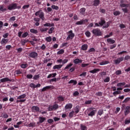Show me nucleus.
Wrapping results in <instances>:
<instances>
[{
    "label": "nucleus",
    "instance_id": "obj_51",
    "mask_svg": "<svg viewBox=\"0 0 130 130\" xmlns=\"http://www.w3.org/2000/svg\"><path fill=\"white\" fill-rule=\"evenodd\" d=\"M52 9H53V10H56V11H57L58 10V9H59V8L58 6H55V5H52L51 6Z\"/></svg>",
    "mask_w": 130,
    "mask_h": 130
},
{
    "label": "nucleus",
    "instance_id": "obj_43",
    "mask_svg": "<svg viewBox=\"0 0 130 130\" xmlns=\"http://www.w3.org/2000/svg\"><path fill=\"white\" fill-rule=\"evenodd\" d=\"M40 78V75L39 74L36 75L33 77L34 80H37Z\"/></svg>",
    "mask_w": 130,
    "mask_h": 130
},
{
    "label": "nucleus",
    "instance_id": "obj_4",
    "mask_svg": "<svg viewBox=\"0 0 130 130\" xmlns=\"http://www.w3.org/2000/svg\"><path fill=\"white\" fill-rule=\"evenodd\" d=\"M75 37V34L73 32V30H70L68 32V37L66 39V40H70V39H73Z\"/></svg>",
    "mask_w": 130,
    "mask_h": 130
},
{
    "label": "nucleus",
    "instance_id": "obj_23",
    "mask_svg": "<svg viewBox=\"0 0 130 130\" xmlns=\"http://www.w3.org/2000/svg\"><path fill=\"white\" fill-rule=\"evenodd\" d=\"M57 99L58 101H59V102H62L64 101V98H63L61 95L58 96L57 98Z\"/></svg>",
    "mask_w": 130,
    "mask_h": 130
},
{
    "label": "nucleus",
    "instance_id": "obj_36",
    "mask_svg": "<svg viewBox=\"0 0 130 130\" xmlns=\"http://www.w3.org/2000/svg\"><path fill=\"white\" fill-rule=\"evenodd\" d=\"M119 94H121V91L119 90L115 91L114 92H113V95H114V96H116V95H118Z\"/></svg>",
    "mask_w": 130,
    "mask_h": 130
},
{
    "label": "nucleus",
    "instance_id": "obj_48",
    "mask_svg": "<svg viewBox=\"0 0 130 130\" xmlns=\"http://www.w3.org/2000/svg\"><path fill=\"white\" fill-rule=\"evenodd\" d=\"M130 100V98H126L122 102V103H127Z\"/></svg>",
    "mask_w": 130,
    "mask_h": 130
},
{
    "label": "nucleus",
    "instance_id": "obj_19",
    "mask_svg": "<svg viewBox=\"0 0 130 130\" xmlns=\"http://www.w3.org/2000/svg\"><path fill=\"white\" fill-rule=\"evenodd\" d=\"M62 64L55 65L53 66V70H60L62 68Z\"/></svg>",
    "mask_w": 130,
    "mask_h": 130
},
{
    "label": "nucleus",
    "instance_id": "obj_40",
    "mask_svg": "<svg viewBox=\"0 0 130 130\" xmlns=\"http://www.w3.org/2000/svg\"><path fill=\"white\" fill-rule=\"evenodd\" d=\"M99 4H100V1H94L93 2V5L94 6V7H97V6L99 5Z\"/></svg>",
    "mask_w": 130,
    "mask_h": 130
},
{
    "label": "nucleus",
    "instance_id": "obj_8",
    "mask_svg": "<svg viewBox=\"0 0 130 130\" xmlns=\"http://www.w3.org/2000/svg\"><path fill=\"white\" fill-rule=\"evenodd\" d=\"M123 59H124V57H120L115 60L114 61L115 64H119L121 61H123Z\"/></svg>",
    "mask_w": 130,
    "mask_h": 130
},
{
    "label": "nucleus",
    "instance_id": "obj_33",
    "mask_svg": "<svg viewBox=\"0 0 130 130\" xmlns=\"http://www.w3.org/2000/svg\"><path fill=\"white\" fill-rule=\"evenodd\" d=\"M85 13H86V9L85 8H81L80 14H81V15H85Z\"/></svg>",
    "mask_w": 130,
    "mask_h": 130
},
{
    "label": "nucleus",
    "instance_id": "obj_7",
    "mask_svg": "<svg viewBox=\"0 0 130 130\" xmlns=\"http://www.w3.org/2000/svg\"><path fill=\"white\" fill-rule=\"evenodd\" d=\"M49 89H54V86L52 85L45 86L41 89V92H45V91H47V90H49Z\"/></svg>",
    "mask_w": 130,
    "mask_h": 130
},
{
    "label": "nucleus",
    "instance_id": "obj_52",
    "mask_svg": "<svg viewBox=\"0 0 130 130\" xmlns=\"http://www.w3.org/2000/svg\"><path fill=\"white\" fill-rule=\"evenodd\" d=\"M15 73L16 75H21V74H22V71L20 70H17L15 71Z\"/></svg>",
    "mask_w": 130,
    "mask_h": 130
},
{
    "label": "nucleus",
    "instance_id": "obj_47",
    "mask_svg": "<svg viewBox=\"0 0 130 130\" xmlns=\"http://www.w3.org/2000/svg\"><path fill=\"white\" fill-rule=\"evenodd\" d=\"M53 31H54V27H51L49 30V32H48L49 34H52Z\"/></svg>",
    "mask_w": 130,
    "mask_h": 130
},
{
    "label": "nucleus",
    "instance_id": "obj_44",
    "mask_svg": "<svg viewBox=\"0 0 130 130\" xmlns=\"http://www.w3.org/2000/svg\"><path fill=\"white\" fill-rule=\"evenodd\" d=\"M64 53V50L61 49L57 52V54H63Z\"/></svg>",
    "mask_w": 130,
    "mask_h": 130
},
{
    "label": "nucleus",
    "instance_id": "obj_55",
    "mask_svg": "<svg viewBox=\"0 0 130 130\" xmlns=\"http://www.w3.org/2000/svg\"><path fill=\"white\" fill-rule=\"evenodd\" d=\"M29 7H30L29 5H25L22 7V9L23 10H26V9H29Z\"/></svg>",
    "mask_w": 130,
    "mask_h": 130
},
{
    "label": "nucleus",
    "instance_id": "obj_13",
    "mask_svg": "<svg viewBox=\"0 0 130 130\" xmlns=\"http://www.w3.org/2000/svg\"><path fill=\"white\" fill-rule=\"evenodd\" d=\"M8 42H9V39L3 38L1 41V44L2 45H6Z\"/></svg>",
    "mask_w": 130,
    "mask_h": 130
},
{
    "label": "nucleus",
    "instance_id": "obj_56",
    "mask_svg": "<svg viewBox=\"0 0 130 130\" xmlns=\"http://www.w3.org/2000/svg\"><path fill=\"white\" fill-rule=\"evenodd\" d=\"M75 113V111H72L71 112L69 113V117L72 118V117H73L74 116V114Z\"/></svg>",
    "mask_w": 130,
    "mask_h": 130
},
{
    "label": "nucleus",
    "instance_id": "obj_27",
    "mask_svg": "<svg viewBox=\"0 0 130 130\" xmlns=\"http://www.w3.org/2000/svg\"><path fill=\"white\" fill-rule=\"evenodd\" d=\"M56 109H58V105L55 104L53 105L51 110H56Z\"/></svg>",
    "mask_w": 130,
    "mask_h": 130
},
{
    "label": "nucleus",
    "instance_id": "obj_22",
    "mask_svg": "<svg viewBox=\"0 0 130 130\" xmlns=\"http://www.w3.org/2000/svg\"><path fill=\"white\" fill-rule=\"evenodd\" d=\"M107 41L108 43H110V44H114V43H115V41L110 38L107 39Z\"/></svg>",
    "mask_w": 130,
    "mask_h": 130
},
{
    "label": "nucleus",
    "instance_id": "obj_45",
    "mask_svg": "<svg viewBox=\"0 0 130 130\" xmlns=\"http://www.w3.org/2000/svg\"><path fill=\"white\" fill-rule=\"evenodd\" d=\"M28 35H29V34L28 33V32L26 31L22 34V38H26V37H27Z\"/></svg>",
    "mask_w": 130,
    "mask_h": 130
},
{
    "label": "nucleus",
    "instance_id": "obj_2",
    "mask_svg": "<svg viewBox=\"0 0 130 130\" xmlns=\"http://www.w3.org/2000/svg\"><path fill=\"white\" fill-rule=\"evenodd\" d=\"M91 32L92 33L93 35L96 37H99V36H102V35H103V32H102V31H101V29L98 28H93Z\"/></svg>",
    "mask_w": 130,
    "mask_h": 130
},
{
    "label": "nucleus",
    "instance_id": "obj_9",
    "mask_svg": "<svg viewBox=\"0 0 130 130\" xmlns=\"http://www.w3.org/2000/svg\"><path fill=\"white\" fill-rule=\"evenodd\" d=\"M40 110V108L37 106H33L31 107V112H38Z\"/></svg>",
    "mask_w": 130,
    "mask_h": 130
},
{
    "label": "nucleus",
    "instance_id": "obj_3",
    "mask_svg": "<svg viewBox=\"0 0 130 130\" xmlns=\"http://www.w3.org/2000/svg\"><path fill=\"white\" fill-rule=\"evenodd\" d=\"M88 111L89 113L88 114V116H94L95 115V114L97 112V110H96V108H90L88 109Z\"/></svg>",
    "mask_w": 130,
    "mask_h": 130
},
{
    "label": "nucleus",
    "instance_id": "obj_63",
    "mask_svg": "<svg viewBox=\"0 0 130 130\" xmlns=\"http://www.w3.org/2000/svg\"><path fill=\"white\" fill-rule=\"evenodd\" d=\"M3 37L6 39V38H8L9 37V33H6L3 35Z\"/></svg>",
    "mask_w": 130,
    "mask_h": 130
},
{
    "label": "nucleus",
    "instance_id": "obj_28",
    "mask_svg": "<svg viewBox=\"0 0 130 130\" xmlns=\"http://www.w3.org/2000/svg\"><path fill=\"white\" fill-rule=\"evenodd\" d=\"M80 129L81 130H87L88 128L87 126L83 124H81L80 125Z\"/></svg>",
    "mask_w": 130,
    "mask_h": 130
},
{
    "label": "nucleus",
    "instance_id": "obj_61",
    "mask_svg": "<svg viewBox=\"0 0 130 130\" xmlns=\"http://www.w3.org/2000/svg\"><path fill=\"white\" fill-rule=\"evenodd\" d=\"M27 79H32L33 78V75L32 74H28L26 75Z\"/></svg>",
    "mask_w": 130,
    "mask_h": 130
},
{
    "label": "nucleus",
    "instance_id": "obj_60",
    "mask_svg": "<svg viewBox=\"0 0 130 130\" xmlns=\"http://www.w3.org/2000/svg\"><path fill=\"white\" fill-rule=\"evenodd\" d=\"M86 76H87V72H83L80 74L79 77H85Z\"/></svg>",
    "mask_w": 130,
    "mask_h": 130
},
{
    "label": "nucleus",
    "instance_id": "obj_20",
    "mask_svg": "<svg viewBox=\"0 0 130 130\" xmlns=\"http://www.w3.org/2000/svg\"><path fill=\"white\" fill-rule=\"evenodd\" d=\"M98 72H100V69H94L93 70L89 71L90 74H96V73H98Z\"/></svg>",
    "mask_w": 130,
    "mask_h": 130
},
{
    "label": "nucleus",
    "instance_id": "obj_39",
    "mask_svg": "<svg viewBox=\"0 0 130 130\" xmlns=\"http://www.w3.org/2000/svg\"><path fill=\"white\" fill-rule=\"evenodd\" d=\"M20 67L21 69H26V68L28 67V64L27 63H23L20 65Z\"/></svg>",
    "mask_w": 130,
    "mask_h": 130
},
{
    "label": "nucleus",
    "instance_id": "obj_32",
    "mask_svg": "<svg viewBox=\"0 0 130 130\" xmlns=\"http://www.w3.org/2000/svg\"><path fill=\"white\" fill-rule=\"evenodd\" d=\"M30 32L33 34H37V33H38V30L34 28H31L30 29Z\"/></svg>",
    "mask_w": 130,
    "mask_h": 130
},
{
    "label": "nucleus",
    "instance_id": "obj_49",
    "mask_svg": "<svg viewBox=\"0 0 130 130\" xmlns=\"http://www.w3.org/2000/svg\"><path fill=\"white\" fill-rule=\"evenodd\" d=\"M7 8H5L3 6L0 7V11L1 12H5V11H7Z\"/></svg>",
    "mask_w": 130,
    "mask_h": 130
},
{
    "label": "nucleus",
    "instance_id": "obj_64",
    "mask_svg": "<svg viewBox=\"0 0 130 130\" xmlns=\"http://www.w3.org/2000/svg\"><path fill=\"white\" fill-rule=\"evenodd\" d=\"M130 59L129 55H126L124 58V60H128V59Z\"/></svg>",
    "mask_w": 130,
    "mask_h": 130
},
{
    "label": "nucleus",
    "instance_id": "obj_41",
    "mask_svg": "<svg viewBox=\"0 0 130 130\" xmlns=\"http://www.w3.org/2000/svg\"><path fill=\"white\" fill-rule=\"evenodd\" d=\"M110 23H111L110 21L107 22L105 26H103V28L104 29V28H108L109 26H110Z\"/></svg>",
    "mask_w": 130,
    "mask_h": 130
},
{
    "label": "nucleus",
    "instance_id": "obj_38",
    "mask_svg": "<svg viewBox=\"0 0 130 130\" xmlns=\"http://www.w3.org/2000/svg\"><path fill=\"white\" fill-rule=\"evenodd\" d=\"M27 42H29V40H24L23 41H21V44L23 46H25Z\"/></svg>",
    "mask_w": 130,
    "mask_h": 130
},
{
    "label": "nucleus",
    "instance_id": "obj_31",
    "mask_svg": "<svg viewBox=\"0 0 130 130\" xmlns=\"http://www.w3.org/2000/svg\"><path fill=\"white\" fill-rule=\"evenodd\" d=\"M122 86H125V82H119L117 84V87H122Z\"/></svg>",
    "mask_w": 130,
    "mask_h": 130
},
{
    "label": "nucleus",
    "instance_id": "obj_6",
    "mask_svg": "<svg viewBox=\"0 0 130 130\" xmlns=\"http://www.w3.org/2000/svg\"><path fill=\"white\" fill-rule=\"evenodd\" d=\"M28 56L31 57V58H37L38 56V53L36 52L32 51L28 54Z\"/></svg>",
    "mask_w": 130,
    "mask_h": 130
},
{
    "label": "nucleus",
    "instance_id": "obj_59",
    "mask_svg": "<svg viewBox=\"0 0 130 130\" xmlns=\"http://www.w3.org/2000/svg\"><path fill=\"white\" fill-rule=\"evenodd\" d=\"M47 30H48V28L45 27L44 28H41L40 29V31H41V32H46V31H47Z\"/></svg>",
    "mask_w": 130,
    "mask_h": 130
},
{
    "label": "nucleus",
    "instance_id": "obj_58",
    "mask_svg": "<svg viewBox=\"0 0 130 130\" xmlns=\"http://www.w3.org/2000/svg\"><path fill=\"white\" fill-rule=\"evenodd\" d=\"M15 20H16V17H15V16H13L11 17L9 19L10 22H13V21H15Z\"/></svg>",
    "mask_w": 130,
    "mask_h": 130
},
{
    "label": "nucleus",
    "instance_id": "obj_15",
    "mask_svg": "<svg viewBox=\"0 0 130 130\" xmlns=\"http://www.w3.org/2000/svg\"><path fill=\"white\" fill-rule=\"evenodd\" d=\"M73 62L75 64H78V63H82L83 62V60L80 59L79 58H76L73 60Z\"/></svg>",
    "mask_w": 130,
    "mask_h": 130
},
{
    "label": "nucleus",
    "instance_id": "obj_35",
    "mask_svg": "<svg viewBox=\"0 0 130 130\" xmlns=\"http://www.w3.org/2000/svg\"><path fill=\"white\" fill-rule=\"evenodd\" d=\"M108 63H109V61H103L100 62V66H104L105 64H108Z\"/></svg>",
    "mask_w": 130,
    "mask_h": 130
},
{
    "label": "nucleus",
    "instance_id": "obj_50",
    "mask_svg": "<svg viewBox=\"0 0 130 130\" xmlns=\"http://www.w3.org/2000/svg\"><path fill=\"white\" fill-rule=\"evenodd\" d=\"M98 113L99 115L101 116L102 115V114H103V113H104L103 110H102V109L99 110L98 111Z\"/></svg>",
    "mask_w": 130,
    "mask_h": 130
},
{
    "label": "nucleus",
    "instance_id": "obj_57",
    "mask_svg": "<svg viewBox=\"0 0 130 130\" xmlns=\"http://www.w3.org/2000/svg\"><path fill=\"white\" fill-rule=\"evenodd\" d=\"M75 70H76V68L75 67H72L70 68L69 72V73H73V72H75Z\"/></svg>",
    "mask_w": 130,
    "mask_h": 130
},
{
    "label": "nucleus",
    "instance_id": "obj_21",
    "mask_svg": "<svg viewBox=\"0 0 130 130\" xmlns=\"http://www.w3.org/2000/svg\"><path fill=\"white\" fill-rule=\"evenodd\" d=\"M44 27H54V23H46L44 24Z\"/></svg>",
    "mask_w": 130,
    "mask_h": 130
},
{
    "label": "nucleus",
    "instance_id": "obj_46",
    "mask_svg": "<svg viewBox=\"0 0 130 130\" xmlns=\"http://www.w3.org/2000/svg\"><path fill=\"white\" fill-rule=\"evenodd\" d=\"M45 40L47 42H51L52 39L51 38V37H48L45 39Z\"/></svg>",
    "mask_w": 130,
    "mask_h": 130
},
{
    "label": "nucleus",
    "instance_id": "obj_62",
    "mask_svg": "<svg viewBox=\"0 0 130 130\" xmlns=\"http://www.w3.org/2000/svg\"><path fill=\"white\" fill-rule=\"evenodd\" d=\"M80 94V93H79L78 92V91H76L74 93H73V95L75 97H77V96H79V94Z\"/></svg>",
    "mask_w": 130,
    "mask_h": 130
},
{
    "label": "nucleus",
    "instance_id": "obj_16",
    "mask_svg": "<svg viewBox=\"0 0 130 130\" xmlns=\"http://www.w3.org/2000/svg\"><path fill=\"white\" fill-rule=\"evenodd\" d=\"M28 127H35L37 126V125L36 124V123L35 122H30L29 124H28L27 125H26Z\"/></svg>",
    "mask_w": 130,
    "mask_h": 130
},
{
    "label": "nucleus",
    "instance_id": "obj_30",
    "mask_svg": "<svg viewBox=\"0 0 130 130\" xmlns=\"http://www.w3.org/2000/svg\"><path fill=\"white\" fill-rule=\"evenodd\" d=\"M24 98H26V94H23L18 96L17 98V100L24 99Z\"/></svg>",
    "mask_w": 130,
    "mask_h": 130
},
{
    "label": "nucleus",
    "instance_id": "obj_11",
    "mask_svg": "<svg viewBox=\"0 0 130 130\" xmlns=\"http://www.w3.org/2000/svg\"><path fill=\"white\" fill-rule=\"evenodd\" d=\"M39 121L37 122V124H39V123H43V122H44V121L46 120V118L43 117H39Z\"/></svg>",
    "mask_w": 130,
    "mask_h": 130
},
{
    "label": "nucleus",
    "instance_id": "obj_14",
    "mask_svg": "<svg viewBox=\"0 0 130 130\" xmlns=\"http://www.w3.org/2000/svg\"><path fill=\"white\" fill-rule=\"evenodd\" d=\"M106 23V21H105V19H104V18H103V17H101L100 19V21L99 22L100 26L102 27V26H103V25H104V24H105Z\"/></svg>",
    "mask_w": 130,
    "mask_h": 130
},
{
    "label": "nucleus",
    "instance_id": "obj_5",
    "mask_svg": "<svg viewBox=\"0 0 130 130\" xmlns=\"http://www.w3.org/2000/svg\"><path fill=\"white\" fill-rule=\"evenodd\" d=\"M17 8L16 3H12L7 6V10L9 11H13V10H16Z\"/></svg>",
    "mask_w": 130,
    "mask_h": 130
},
{
    "label": "nucleus",
    "instance_id": "obj_29",
    "mask_svg": "<svg viewBox=\"0 0 130 130\" xmlns=\"http://www.w3.org/2000/svg\"><path fill=\"white\" fill-rule=\"evenodd\" d=\"M73 63H70L69 64H67L65 68L64 69V70L66 71V70H69L70 68H71V67H73Z\"/></svg>",
    "mask_w": 130,
    "mask_h": 130
},
{
    "label": "nucleus",
    "instance_id": "obj_24",
    "mask_svg": "<svg viewBox=\"0 0 130 130\" xmlns=\"http://www.w3.org/2000/svg\"><path fill=\"white\" fill-rule=\"evenodd\" d=\"M81 49L82 50L86 51L88 49V45L87 44H83L81 46Z\"/></svg>",
    "mask_w": 130,
    "mask_h": 130
},
{
    "label": "nucleus",
    "instance_id": "obj_54",
    "mask_svg": "<svg viewBox=\"0 0 130 130\" xmlns=\"http://www.w3.org/2000/svg\"><path fill=\"white\" fill-rule=\"evenodd\" d=\"M85 34L86 37H90V36H91V32H90V31H86L85 32Z\"/></svg>",
    "mask_w": 130,
    "mask_h": 130
},
{
    "label": "nucleus",
    "instance_id": "obj_25",
    "mask_svg": "<svg viewBox=\"0 0 130 130\" xmlns=\"http://www.w3.org/2000/svg\"><path fill=\"white\" fill-rule=\"evenodd\" d=\"M39 17L42 21H44L45 20V18L44 17V13L41 12V13L39 15Z\"/></svg>",
    "mask_w": 130,
    "mask_h": 130
},
{
    "label": "nucleus",
    "instance_id": "obj_34",
    "mask_svg": "<svg viewBox=\"0 0 130 130\" xmlns=\"http://www.w3.org/2000/svg\"><path fill=\"white\" fill-rule=\"evenodd\" d=\"M73 85L75 86V85L78 83V82L77 81V80H71L69 82V84H73Z\"/></svg>",
    "mask_w": 130,
    "mask_h": 130
},
{
    "label": "nucleus",
    "instance_id": "obj_10",
    "mask_svg": "<svg viewBox=\"0 0 130 130\" xmlns=\"http://www.w3.org/2000/svg\"><path fill=\"white\" fill-rule=\"evenodd\" d=\"M88 19H82L80 21H77L76 24V25H83V24H85V23H87L88 22Z\"/></svg>",
    "mask_w": 130,
    "mask_h": 130
},
{
    "label": "nucleus",
    "instance_id": "obj_12",
    "mask_svg": "<svg viewBox=\"0 0 130 130\" xmlns=\"http://www.w3.org/2000/svg\"><path fill=\"white\" fill-rule=\"evenodd\" d=\"M13 80L10 79L8 77H5L4 78H3L1 79V83H5V82H12Z\"/></svg>",
    "mask_w": 130,
    "mask_h": 130
},
{
    "label": "nucleus",
    "instance_id": "obj_53",
    "mask_svg": "<svg viewBox=\"0 0 130 130\" xmlns=\"http://www.w3.org/2000/svg\"><path fill=\"white\" fill-rule=\"evenodd\" d=\"M114 16H118L120 15V12L119 11H116L113 13Z\"/></svg>",
    "mask_w": 130,
    "mask_h": 130
},
{
    "label": "nucleus",
    "instance_id": "obj_26",
    "mask_svg": "<svg viewBox=\"0 0 130 130\" xmlns=\"http://www.w3.org/2000/svg\"><path fill=\"white\" fill-rule=\"evenodd\" d=\"M75 112L77 114L80 112V106H76V107L74 109Z\"/></svg>",
    "mask_w": 130,
    "mask_h": 130
},
{
    "label": "nucleus",
    "instance_id": "obj_1",
    "mask_svg": "<svg viewBox=\"0 0 130 130\" xmlns=\"http://www.w3.org/2000/svg\"><path fill=\"white\" fill-rule=\"evenodd\" d=\"M120 6L121 8H125L122 9V11H123V12H124L125 13H128V11L129 10L128 8H130V4H124L123 3V1H121Z\"/></svg>",
    "mask_w": 130,
    "mask_h": 130
},
{
    "label": "nucleus",
    "instance_id": "obj_42",
    "mask_svg": "<svg viewBox=\"0 0 130 130\" xmlns=\"http://www.w3.org/2000/svg\"><path fill=\"white\" fill-rule=\"evenodd\" d=\"M84 104L85 105H90V104H92V100L86 101Z\"/></svg>",
    "mask_w": 130,
    "mask_h": 130
},
{
    "label": "nucleus",
    "instance_id": "obj_37",
    "mask_svg": "<svg viewBox=\"0 0 130 130\" xmlns=\"http://www.w3.org/2000/svg\"><path fill=\"white\" fill-rule=\"evenodd\" d=\"M110 81V77L107 76L106 78L104 80V83H109Z\"/></svg>",
    "mask_w": 130,
    "mask_h": 130
},
{
    "label": "nucleus",
    "instance_id": "obj_17",
    "mask_svg": "<svg viewBox=\"0 0 130 130\" xmlns=\"http://www.w3.org/2000/svg\"><path fill=\"white\" fill-rule=\"evenodd\" d=\"M73 108V104H68L64 107L65 110L67 109H72Z\"/></svg>",
    "mask_w": 130,
    "mask_h": 130
},
{
    "label": "nucleus",
    "instance_id": "obj_18",
    "mask_svg": "<svg viewBox=\"0 0 130 130\" xmlns=\"http://www.w3.org/2000/svg\"><path fill=\"white\" fill-rule=\"evenodd\" d=\"M129 110H130L129 106H126L124 111V114L125 116L127 115V114L129 113Z\"/></svg>",
    "mask_w": 130,
    "mask_h": 130
}]
</instances>
